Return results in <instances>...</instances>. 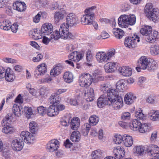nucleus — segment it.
<instances>
[{
  "label": "nucleus",
  "mask_w": 159,
  "mask_h": 159,
  "mask_svg": "<svg viewBox=\"0 0 159 159\" xmlns=\"http://www.w3.org/2000/svg\"><path fill=\"white\" fill-rule=\"evenodd\" d=\"M114 49L109 50L107 52L101 51L98 52L96 54L97 60L100 63H106L110 60L112 57L115 54Z\"/></svg>",
  "instance_id": "1"
},
{
  "label": "nucleus",
  "mask_w": 159,
  "mask_h": 159,
  "mask_svg": "<svg viewBox=\"0 0 159 159\" xmlns=\"http://www.w3.org/2000/svg\"><path fill=\"white\" fill-rule=\"evenodd\" d=\"M152 28L151 26H145L140 30V33L143 35L145 36V39L148 42L152 43L154 42L157 39L158 35V32L153 31V36L151 40L150 39V36H152Z\"/></svg>",
  "instance_id": "2"
},
{
  "label": "nucleus",
  "mask_w": 159,
  "mask_h": 159,
  "mask_svg": "<svg viewBox=\"0 0 159 159\" xmlns=\"http://www.w3.org/2000/svg\"><path fill=\"white\" fill-rule=\"evenodd\" d=\"M121 95L114 94H109L108 100L113 107L117 110L122 107L123 106V102Z\"/></svg>",
  "instance_id": "3"
},
{
  "label": "nucleus",
  "mask_w": 159,
  "mask_h": 159,
  "mask_svg": "<svg viewBox=\"0 0 159 159\" xmlns=\"http://www.w3.org/2000/svg\"><path fill=\"white\" fill-rule=\"evenodd\" d=\"M145 12L148 14V17H150L154 22L157 20L158 16H157L159 12L157 8H153L152 4L151 3H147L145 7Z\"/></svg>",
  "instance_id": "4"
},
{
  "label": "nucleus",
  "mask_w": 159,
  "mask_h": 159,
  "mask_svg": "<svg viewBox=\"0 0 159 159\" xmlns=\"http://www.w3.org/2000/svg\"><path fill=\"white\" fill-rule=\"evenodd\" d=\"M93 80L92 76L88 73L81 74L79 77V84L82 87L89 86L92 84Z\"/></svg>",
  "instance_id": "5"
},
{
  "label": "nucleus",
  "mask_w": 159,
  "mask_h": 159,
  "mask_svg": "<svg viewBox=\"0 0 159 159\" xmlns=\"http://www.w3.org/2000/svg\"><path fill=\"white\" fill-rule=\"evenodd\" d=\"M69 27L65 23L62 24L59 29L61 38L64 39H73L75 36L69 32Z\"/></svg>",
  "instance_id": "6"
},
{
  "label": "nucleus",
  "mask_w": 159,
  "mask_h": 159,
  "mask_svg": "<svg viewBox=\"0 0 159 159\" xmlns=\"http://www.w3.org/2000/svg\"><path fill=\"white\" fill-rule=\"evenodd\" d=\"M126 89L125 82L124 80L121 79L117 82L116 89H113L111 93H114V94L122 96Z\"/></svg>",
  "instance_id": "7"
},
{
  "label": "nucleus",
  "mask_w": 159,
  "mask_h": 159,
  "mask_svg": "<svg viewBox=\"0 0 159 159\" xmlns=\"http://www.w3.org/2000/svg\"><path fill=\"white\" fill-rule=\"evenodd\" d=\"M140 41L139 37L136 35L126 37L124 42L125 46L129 48H134Z\"/></svg>",
  "instance_id": "8"
},
{
  "label": "nucleus",
  "mask_w": 159,
  "mask_h": 159,
  "mask_svg": "<svg viewBox=\"0 0 159 159\" xmlns=\"http://www.w3.org/2000/svg\"><path fill=\"white\" fill-rule=\"evenodd\" d=\"M47 66L44 63H42L38 65L34 72V77L38 78L39 76L44 75L47 72Z\"/></svg>",
  "instance_id": "9"
},
{
  "label": "nucleus",
  "mask_w": 159,
  "mask_h": 159,
  "mask_svg": "<svg viewBox=\"0 0 159 159\" xmlns=\"http://www.w3.org/2000/svg\"><path fill=\"white\" fill-rule=\"evenodd\" d=\"M151 58H147L145 56L141 57L138 61V67L136 69L138 70L139 67L141 68L143 70L147 69Z\"/></svg>",
  "instance_id": "10"
},
{
  "label": "nucleus",
  "mask_w": 159,
  "mask_h": 159,
  "mask_svg": "<svg viewBox=\"0 0 159 159\" xmlns=\"http://www.w3.org/2000/svg\"><path fill=\"white\" fill-rule=\"evenodd\" d=\"M11 117L6 116L5 117L2 121L3 122V125L4 123V126L6 125L5 127L3 128V132L7 134H11L13 132V129L9 125L10 123L11 122Z\"/></svg>",
  "instance_id": "11"
},
{
  "label": "nucleus",
  "mask_w": 159,
  "mask_h": 159,
  "mask_svg": "<svg viewBox=\"0 0 159 159\" xmlns=\"http://www.w3.org/2000/svg\"><path fill=\"white\" fill-rule=\"evenodd\" d=\"M53 31V26L50 23H45L42 25L41 28V34L42 35H48Z\"/></svg>",
  "instance_id": "12"
},
{
  "label": "nucleus",
  "mask_w": 159,
  "mask_h": 159,
  "mask_svg": "<svg viewBox=\"0 0 159 159\" xmlns=\"http://www.w3.org/2000/svg\"><path fill=\"white\" fill-rule=\"evenodd\" d=\"M77 20L78 18L76 15L73 13H70L66 16V23L69 27L73 26L76 25Z\"/></svg>",
  "instance_id": "13"
},
{
  "label": "nucleus",
  "mask_w": 159,
  "mask_h": 159,
  "mask_svg": "<svg viewBox=\"0 0 159 159\" xmlns=\"http://www.w3.org/2000/svg\"><path fill=\"white\" fill-rule=\"evenodd\" d=\"M23 141L20 139L14 140L12 142L11 146L14 151H20L23 147Z\"/></svg>",
  "instance_id": "14"
},
{
  "label": "nucleus",
  "mask_w": 159,
  "mask_h": 159,
  "mask_svg": "<svg viewBox=\"0 0 159 159\" xmlns=\"http://www.w3.org/2000/svg\"><path fill=\"white\" fill-rule=\"evenodd\" d=\"M59 141L56 139L49 141L47 145V149L50 152H53L57 150L59 147Z\"/></svg>",
  "instance_id": "15"
},
{
  "label": "nucleus",
  "mask_w": 159,
  "mask_h": 159,
  "mask_svg": "<svg viewBox=\"0 0 159 159\" xmlns=\"http://www.w3.org/2000/svg\"><path fill=\"white\" fill-rule=\"evenodd\" d=\"M148 154L153 157L151 159H159V147L155 145L151 146V149L147 150Z\"/></svg>",
  "instance_id": "16"
},
{
  "label": "nucleus",
  "mask_w": 159,
  "mask_h": 159,
  "mask_svg": "<svg viewBox=\"0 0 159 159\" xmlns=\"http://www.w3.org/2000/svg\"><path fill=\"white\" fill-rule=\"evenodd\" d=\"M65 10L62 9L60 11H57L54 14V19L56 23H58L60 20H63L66 15Z\"/></svg>",
  "instance_id": "17"
},
{
  "label": "nucleus",
  "mask_w": 159,
  "mask_h": 159,
  "mask_svg": "<svg viewBox=\"0 0 159 159\" xmlns=\"http://www.w3.org/2000/svg\"><path fill=\"white\" fill-rule=\"evenodd\" d=\"M128 17L127 15H121L118 19V23L119 27L121 28H126L129 26Z\"/></svg>",
  "instance_id": "18"
},
{
  "label": "nucleus",
  "mask_w": 159,
  "mask_h": 159,
  "mask_svg": "<svg viewBox=\"0 0 159 159\" xmlns=\"http://www.w3.org/2000/svg\"><path fill=\"white\" fill-rule=\"evenodd\" d=\"M82 53L80 52L75 51L70 54L68 56V58L72 61L77 62L79 61L83 57Z\"/></svg>",
  "instance_id": "19"
},
{
  "label": "nucleus",
  "mask_w": 159,
  "mask_h": 159,
  "mask_svg": "<svg viewBox=\"0 0 159 159\" xmlns=\"http://www.w3.org/2000/svg\"><path fill=\"white\" fill-rule=\"evenodd\" d=\"M119 73L124 76H129L132 74V69L129 66H123L118 69Z\"/></svg>",
  "instance_id": "20"
},
{
  "label": "nucleus",
  "mask_w": 159,
  "mask_h": 159,
  "mask_svg": "<svg viewBox=\"0 0 159 159\" xmlns=\"http://www.w3.org/2000/svg\"><path fill=\"white\" fill-rule=\"evenodd\" d=\"M109 102L108 97L107 98L104 95H102L98 99L97 104L99 107L102 108L105 105H110V103H109Z\"/></svg>",
  "instance_id": "21"
},
{
  "label": "nucleus",
  "mask_w": 159,
  "mask_h": 159,
  "mask_svg": "<svg viewBox=\"0 0 159 159\" xmlns=\"http://www.w3.org/2000/svg\"><path fill=\"white\" fill-rule=\"evenodd\" d=\"M94 17L85 14L81 18V22L84 25H90L94 19Z\"/></svg>",
  "instance_id": "22"
},
{
  "label": "nucleus",
  "mask_w": 159,
  "mask_h": 159,
  "mask_svg": "<svg viewBox=\"0 0 159 159\" xmlns=\"http://www.w3.org/2000/svg\"><path fill=\"white\" fill-rule=\"evenodd\" d=\"M116 63L115 62H108L104 66V69L106 72L110 73L114 72L116 69Z\"/></svg>",
  "instance_id": "23"
},
{
  "label": "nucleus",
  "mask_w": 159,
  "mask_h": 159,
  "mask_svg": "<svg viewBox=\"0 0 159 159\" xmlns=\"http://www.w3.org/2000/svg\"><path fill=\"white\" fill-rule=\"evenodd\" d=\"M113 153L116 158L120 159L124 156L125 152L123 147H118L114 148Z\"/></svg>",
  "instance_id": "24"
},
{
  "label": "nucleus",
  "mask_w": 159,
  "mask_h": 159,
  "mask_svg": "<svg viewBox=\"0 0 159 159\" xmlns=\"http://www.w3.org/2000/svg\"><path fill=\"white\" fill-rule=\"evenodd\" d=\"M111 86L108 83H107L102 84L101 85V90L104 93H107V97L109 98V94H114V93H111V90L113 89H111Z\"/></svg>",
  "instance_id": "25"
},
{
  "label": "nucleus",
  "mask_w": 159,
  "mask_h": 159,
  "mask_svg": "<svg viewBox=\"0 0 159 159\" xmlns=\"http://www.w3.org/2000/svg\"><path fill=\"white\" fill-rule=\"evenodd\" d=\"M57 108L55 105H52L48 107L47 114L49 116L52 117L56 116L58 114Z\"/></svg>",
  "instance_id": "26"
},
{
  "label": "nucleus",
  "mask_w": 159,
  "mask_h": 159,
  "mask_svg": "<svg viewBox=\"0 0 159 159\" xmlns=\"http://www.w3.org/2000/svg\"><path fill=\"white\" fill-rule=\"evenodd\" d=\"M84 96L87 101L91 102L93 101L94 99V91L93 89L89 88L85 91Z\"/></svg>",
  "instance_id": "27"
},
{
  "label": "nucleus",
  "mask_w": 159,
  "mask_h": 159,
  "mask_svg": "<svg viewBox=\"0 0 159 159\" xmlns=\"http://www.w3.org/2000/svg\"><path fill=\"white\" fill-rule=\"evenodd\" d=\"M13 8L15 10L20 12L24 11L26 9V5L25 3L18 1L13 4Z\"/></svg>",
  "instance_id": "28"
},
{
  "label": "nucleus",
  "mask_w": 159,
  "mask_h": 159,
  "mask_svg": "<svg viewBox=\"0 0 159 159\" xmlns=\"http://www.w3.org/2000/svg\"><path fill=\"white\" fill-rule=\"evenodd\" d=\"M63 67L60 64H58L52 69L50 72L51 76L56 77L61 74Z\"/></svg>",
  "instance_id": "29"
},
{
  "label": "nucleus",
  "mask_w": 159,
  "mask_h": 159,
  "mask_svg": "<svg viewBox=\"0 0 159 159\" xmlns=\"http://www.w3.org/2000/svg\"><path fill=\"white\" fill-rule=\"evenodd\" d=\"M136 98V97L133 93H129L125 95V102L127 104H130L134 102Z\"/></svg>",
  "instance_id": "30"
},
{
  "label": "nucleus",
  "mask_w": 159,
  "mask_h": 159,
  "mask_svg": "<svg viewBox=\"0 0 159 159\" xmlns=\"http://www.w3.org/2000/svg\"><path fill=\"white\" fill-rule=\"evenodd\" d=\"M61 98L56 93H54L51 95L49 98V102L52 105H56L60 103Z\"/></svg>",
  "instance_id": "31"
},
{
  "label": "nucleus",
  "mask_w": 159,
  "mask_h": 159,
  "mask_svg": "<svg viewBox=\"0 0 159 159\" xmlns=\"http://www.w3.org/2000/svg\"><path fill=\"white\" fill-rule=\"evenodd\" d=\"M123 144L126 147H130L133 144V141L132 138L126 134L124 135Z\"/></svg>",
  "instance_id": "32"
},
{
  "label": "nucleus",
  "mask_w": 159,
  "mask_h": 159,
  "mask_svg": "<svg viewBox=\"0 0 159 159\" xmlns=\"http://www.w3.org/2000/svg\"><path fill=\"white\" fill-rule=\"evenodd\" d=\"M141 123L138 120L134 119L130 123V128L131 130L134 131L139 130Z\"/></svg>",
  "instance_id": "33"
},
{
  "label": "nucleus",
  "mask_w": 159,
  "mask_h": 159,
  "mask_svg": "<svg viewBox=\"0 0 159 159\" xmlns=\"http://www.w3.org/2000/svg\"><path fill=\"white\" fill-rule=\"evenodd\" d=\"M11 24L7 20H4L0 22V28L5 30H8L10 29Z\"/></svg>",
  "instance_id": "34"
},
{
  "label": "nucleus",
  "mask_w": 159,
  "mask_h": 159,
  "mask_svg": "<svg viewBox=\"0 0 159 159\" xmlns=\"http://www.w3.org/2000/svg\"><path fill=\"white\" fill-rule=\"evenodd\" d=\"M112 32L115 37L119 39H121L125 34L123 30L118 28H114Z\"/></svg>",
  "instance_id": "35"
},
{
  "label": "nucleus",
  "mask_w": 159,
  "mask_h": 159,
  "mask_svg": "<svg viewBox=\"0 0 159 159\" xmlns=\"http://www.w3.org/2000/svg\"><path fill=\"white\" fill-rule=\"evenodd\" d=\"M6 74L5 77L7 81L10 82L14 80L15 76L13 74V71L10 68H8L7 69Z\"/></svg>",
  "instance_id": "36"
},
{
  "label": "nucleus",
  "mask_w": 159,
  "mask_h": 159,
  "mask_svg": "<svg viewBox=\"0 0 159 159\" xmlns=\"http://www.w3.org/2000/svg\"><path fill=\"white\" fill-rule=\"evenodd\" d=\"M80 134L78 131L73 132L70 137V140L73 142H78L80 139Z\"/></svg>",
  "instance_id": "37"
},
{
  "label": "nucleus",
  "mask_w": 159,
  "mask_h": 159,
  "mask_svg": "<svg viewBox=\"0 0 159 159\" xmlns=\"http://www.w3.org/2000/svg\"><path fill=\"white\" fill-rule=\"evenodd\" d=\"M147 69L150 71H153L158 67L157 63L153 59H150Z\"/></svg>",
  "instance_id": "38"
},
{
  "label": "nucleus",
  "mask_w": 159,
  "mask_h": 159,
  "mask_svg": "<svg viewBox=\"0 0 159 159\" xmlns=\"http://www.w3.org/2000/svg\"><path fill=\"white\" fill-rule=\"evenodd\" d=\"M90 133V134L93 136H95L98 134V138L100 139H102L103 138V131L101 129L98 130L96 129H94L91 130Z\"/></svg>",
  "instance_id": "39"
},
{
  "label": "nucleus",
  "mask_w": 159,
  "mask_h": 159,
  "mask_svg": "<svg viewBox=\"0 0 159 159\" xmlns=\"http://www.w3.org/2000/svg\"><path fill=\"white\" fill-rule=\"evenodd\" d=\"M80 120L78 118L73 119L71 122V128L74 130H77L80 125Z\"/></svg>",
  "instance_id": "40"
},
{
  "label": "nucleus",
  "mask_w": 159,
  "mask_h": 159,
  "mask_svg": "<svg viewBox=\"0 0 159 159\" xmlns=\"http://www.w3.org/2000/svg\"><path fill=\"white\" fill-rule=\"evenodd\" d=\"M63 78L65 82L70 83L73 81V75L71 72H66L64 73Z\"/></svg>",
  "instance_id": "41"
},
{
  "label": "nucleus",
  "mask_w": 159,
  "mask_h": 159,
  "mask_svg": "<svg viewBox=\"0 0 159 159\" xmlns=\"http://www.w3.org/2000/svg\"><path fill=\"white\" fill-rule=\"evenodd\" d=\"M31 34L32 38L35 40L41 39L43 35L37 29H34L33 31H32Z\"/></svg>",
  "instance_id": "42"
},
{
  "label": "nucleus",
  "mask_w": 159,
  "mask_h": 159,
  "mask_svg": "<svg viewBox=\"0 0 159 159\" xmlns=\"http://www.w3.org/2000/svg\"><path fill=\"white\" fill-rule=\"evenodd\" d=\"M150 129V127L148 124L146 123H141L139 132L141 133H145L149 131Z\"/></svg>",
  "instance_id": "43"
},
{
  "label": "nucleus",
  "mask_w": 159,
  "mask_h": 159,
  "mask_svg": "<svg viewBox=\"0 0 159 159\" xmlns=\"http://www.w3.org/2000/svg\"><path fill=\"white\" fill-rule=\"evenodd\" d=\"M45 89H41V92L40 93L38 92L37 90L34 88H32L31 89L29 90V91L31 94L36 97H38L39 95H41V97H43L44 95V93H43L42 92L44 91Z\"/></svg>",
  "instance_id": "44"
},
{
  "label": "nucleus",
  "mask_w": 159,
  "mask_h": 159,
  "mask_svg": "<svg viewBox=\"0 0 159 159\" xmlns=\"http://www.w3.org/2000/svg\"><path fill=\"white\" fill-rule=\"evenodd\" d=\"M30 131L32 133H35L38 130L37 124L34 121L31 122L29 126Z\"/></svg>",
  "instance_id": "45"
},
{
  "label": "nucleus",
  "mask_w": 159,
  "mask_h": 159,
  "mask_svg": "<svg viewBox=\"0 0 159 159\" xmlns=\"http://www.w3.org/2000/svg\"><path fill=\"white\" fill-rule=\"evenodd\" d=\"M22 112H24L27 118H29L30 115L33 114L32 109L30 107H25L21 109Z\"/></svg>",
  "instance_id": "46"
},
{
  "label": "nucleus",
  "mask_w": 159,
  "mask_h": 159,
  "mask_svg": "<svg viewBox=\"0 0 159 159\" xmlns=\"http://www.w3.org/2000/svg\"><path fill=\"white\" fill-rule=\"evenodd\" d=\"M90 125L88 124H85L82 126L81 133L84 136L88 135L90 130Z\"/></svg>",
  "instance_id": "47"
},
{
  "label": "nucleus",
  "mask_w": 159,
  "mask_h": 159,
  "mask_svg": "<svg viewBox=\"0 0 159 159\" xmlns=\"http://www.w3.org/2000/svg\"><path fill=\"white\" fill-rule=\"evenodd\" d=\"M89 120L90 125H95L98 122L99 118L98 116L96 115H93L90 117Z\"/></svg>",
  "instance_id": "48"
},
{
  "label": "nucleus",
  "mask_w": 159,
  "mask_h": 159,
  "mask_svg": "<svg viewBox=\"0 0 159 159\" xmlns=\"http://www.w3.org/2000/svg\"><path fill=\"white\" fill-rule=\"evenodd\" d=\"M123 135L122 136L120 134H117L115 136L113 141L115 143L117 144H120L121 143H123Z\"/></svg>",
  "instance_id": "49"
},
{
  "label": "nucleus",
  "mask_w": 159,
  "mask_h": 159,
  "mask_svg": "<svg viewBox=\"0 0 159 159\" xmlns=\"http://www.w3.org/2000/svg\"><path fill=\"white\" fill-rule=\"evenodd\" d=\"M96 7L95 6H94L86 9L84 11L85 14L94 17L95 14L94 11L96 8Z\"/></svg>",
  "instance_id": "50"
},
{
  "label": "nucleus",
  "mask_w": 159,
  "mask_h": 159,
  "mask_svg": "<svg viewBox=\"0 0 159 159\" xmlns=\"http://www.w3.org/2000/svg\"><path fill=\"white\" fill-rule=\"evenodd\" d=\"M151 113H152V112L149 114V116L151 120L153 121L159 120V111H156L152 114H151Z\"/></svg>",
  "instance_id": "51"
},
{
  "label": "nucleus",
  "mask_w": 159,
  "mask_h": 159,
  "mask_svg": "<svg viewBox=\"0 0 159 159\" xmlns=\"http://www.w3.org/2000/svg\"><path fill=\"white\" fill-rule=\"evenodd\" d=\"M14 115L17 116H21V113L20 107L14 104L13 106L12 109Z\"/></svg>",
  "instance_id": "52"
},
{
  "label": "nucleus",
  "mask_w": 159,
  "mask_h": 159,
  "mask_svg": "<svg viewBox=\"0 0 159 159\" xmlns=\"http://www.w3.org/2000/svg\"><path fill=\"white\" fill-rule=\"evenodd\" d=\"M102 152L100 150L93 151L92 153V158L101 159Z\"/></svg>",
  "instance_id": "53"
},
{
  "label": "nucleus",
  "mask_w": 159,
  "mask_h": 159,
  "mask_svg": "<svg viewBox=\"0 0 159 159\" xmlns=\"http://www.w3.org/2000/svg\"><path fill=\"white\" fill-rule=\"evenodd\" d=\"M128 17V22L129 25H134L136 23V18L135 16L133 14L129 15H127Z\"/></svg>",
  "instance_id": "54"
},
{
  "label": "nucleus",
  "mask_w": 159,
  "mask_h": 159,
  "mask_svg": "<svg viewBox=\"0 0 159 159\" xmlns=\"http://www.w3.org/2000/svg\"><path fill=\"white\" fill-rule=\"evenodd\" d=\"M136 153L139 155H143L145 153L144 148L141 146H137L134 147Z\"/></svg>",
  "instance_id": "55"
},
{
  "label": "nucleus",
  "mask_w": 159,
  "mask_h": 159,
  "mask_svg": "<svg viewBox=\"0 0 159 159\" xmlns=\"http://www.w3.org/2000/svg\"><path fill=\"white\" fill-rule=\"evenodd\" d=\"M93 54L92 51L90 50H88L86 52V59L88 62H90L93 59Z\"/></svg>",
  "instance_id": "56"
},
{
  "label": "nucleus",
  "mask_w": 159,
  "mask_h": 159,
  "mask_svg": "<svg viewBox=\"0 0 159 159\" xmlns=\"http://www.w3.org/2000/svg\"><path fill=\"white\" fill-rule=\"evenodd\" d=\"M150 52L152 55H158L159 53V46L155 45L153 47H151L150 49Z\"/></svg>",
  "instance_id": "57"
},
{
  "label": "nucleus",
  "mask_w": 159,
  "mask_h": 159,
  "mask_svg": "<svg viewBox=\"0 0 159 159\" xmlns=\"http://www.w3.org/2000/svg\"><path fill=\"white\" fill-rule=\"evenodd\" d=\"M26 140H24L26 143L31 144L33 143L34 141L35 140L34 137L30 133V135L26 137Z\"/></svg>",
  "instance_id": "58"
},
{
  "label": "nucleus",
  "mask_w": 159,
  "mask_h": 159,
  "mask_svg": "<svg viewBox=\"0 0 159 159\" xmlns=\"http://www.w3.org/2000/svg\"><path fill=\"white\" fill-rule=\"evenodd\" d=\"M146 100L147 102L151 104L156 103L158 101L157 98L152 96L148 97L147 98Z\"/></svg>",
  "instance_id": "59"
},
{
  "label": "nucleus",
  "mask_w": 159,
  "mask_h": 159,
  "mask_svg": "<svg viewBox=\"0 0 159 159\" xmlns=\"http://www.w3.org/2000/svg\"><path fill=\"white\" fill-rule=\"evenodd\" d=\"M60 38H61V36L59 31H58L57 30L53 32L51 35V39L55 40L58 39Z\"/></svg>",
  "instance_id": "60"
},
{
  "label": "nucleus",
  "mask_w": 159,
  "mask_h": 159,
  "mask_svg": "<svg viewBox=\"0 0 159 159\" xmlns=\"http://www.w3.org/2000/svg\"><path fill=\"white\" fill-rule=\"evenodd\" d=\"M37 110L40 115L43 116L46 114L47 109L43 106H40L37 108Z\"/></svg>",
  "instance_id": "61"
},
{
  "label": "nucleus",
  "mask_w": 159,
  "mask_h": 159,
  "mask_svg": "<svg viewBox=\"0 0 159 159\" xmlns=\"http://www.w3.org/2000/svg\"><path fill=\"white\" fill-rule=\"evenodd\" d=\"M52 80V78L50 76H48L45 78L39 80V81L42 83H47L50 84Z\"/></svg>",
  "instance_id": "62"
},
{
  "label": "nucleus",
  "mask_w": 159,
  "mask_h": 159,
  "mask_svg": "<svg viewBox=\"0 0 159 159\" xmlns=\"http://www.w3.org/2000/svg\"><path fill=\"white\" fill-rule=\"evenodd\" d=\"M135 116L140 119H143L145 117L144 115L142 112L141 110H139V111L136 112Z\"/></svg>",
  "instance_id": "63"
},
{
  "label": "nucleus",
  "mask_w": 159,
  "mask_h": 159,
  "mask_svg": "<svg viewBox=\"0 0 159 159\" xmlns=\"http://www.w3.org/2000/svg\"><path fill=\"white\" fill-rule=\"evenodd\" d=\"M109 37V34L105 31H102L101 34V35L100 36H98L97 37V38L98 39H104L108 38Z\"/></svg>",
  "instance_id": "64"
}]
</instances>
